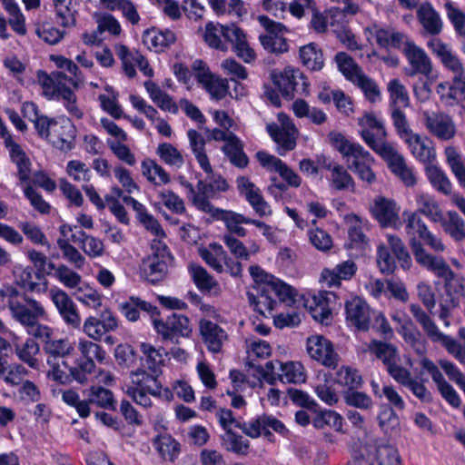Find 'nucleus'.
I'll list each match as a JSON object with an SVG mask.
<instances>
[{"label": "nucleus", "instance_id": "dca6fc26", "mask_svg": "<svg viewBox=\"0 0 465 465\" xmlns=\"http://www.w3.org/2000/svg\"><path fill=\"white\" fill-rule=\"evenodd\" d=\"M50 297L63 320L74 328L80 326L81 318L75 304L69 295L61 289H51Z\"/></svg>", "mask_w": 465, "mask_h": 465}, {"label": "nucleus", "instance_id": "0eeeda50", "mask_svg": "<svg viewBox=\"0 0 465 465\" xmlns=\"http://www.w3.org/2000/svg\"><path fill=\"white\" fill-rule=\"evenodd\" d=\"M328 138L331 145L346 159L348 168L352 170L363 162H373L371 154L361 144L349 141L342 134L331 132Z\"/></svg>", "mask_w": 465, "mask_h": 465}, {"label": "nucleus", "instance_id": "0e129e2a", "mask_svg": "<svg viewBox=\"0 0 465 465\" xmlns=\"http://www.w3.org/2000/svg\"><path fill=\"white\" fill-rule=\"evenodd\" d=\"M447 16L452 24L456 33L465 37V13L458 8L453 2L447 1L444 4Z\"/></svg>", "mask_w": 465, "mask_h": 465}, {"label": "nucleus", "instance_id": "49530a36", "mask_svg": "<svg viewBox=\"0 0 465 465\" xmlns=\"http://www.w3.org/2000/svg\"><path fill=\"white\" fill-rule=\"evenodd\" d=\"M222 445L228 451L238 455H246L249 449V440H244L242 435L232 430H228L222 437Z\"/></svg>", "mask_w": 465, "mask_h": 465}, {"label": "nucleus", "instance_id": "69168bd1", "mask_svg": "<svg viewBox=\"0 0 465 465\" xmlns=\"http://www.w3.org/2000/svg\"><path fill=\"white\" fill-rule=\"evenodd\" d=\"M352 83L361 88L371 103H375L381 99V91L378 84L365 74L362 73Z\"/></svg>", "mask_w": 465, "mask_h": 465}, {"label": "nucleus", "instance_id": "423d86ee", "mask_svg": "<svg viewBox=\"0 0 465 465\" xmlns=\"http://www.w3.org/2000/svg\"><path fill=\"white\" fill-rule=\"evenodd\" d=\"M205 213H209L213 218L223 221L227 228L228 234H235L239 237L246 235V230L242 227V223L253 224L258 228H264V236L270 238L272 236V227L263 222L245 217L244 215L233 211L216 208L213 204Z\"/></svg>", "mask_w": 465, "mask_h": 465}, {"label": "nucleus", "instance_id": "cd10ccee", "mask_svg": "<svg viewBox=\"0 0 465 465\" xmlns=\"http://www.w3.org/2000/svg\"><path fill=\"white\" fill-rule=\"evenodd\" d=\"M384 160L388 163L391 171L397 175L405 185L413 186L416 183V178L411 169L406 164L404 157L396 150Z\"/></svg>", "mask_w": 465, "mask_h": 465}, {"label": "nucleus", "instance_id": "5701e85b", "mask_svg": "<svg viewBox=\"0 0 465 465\" xmlns=\"http://www.w3.org/2000/svg\"><path fill=\"white\" fill-rule=\"evenodd\" d=\"M357 266L352 261H345L337 264L333 269L325 268L321 274V280L329 287L340 286L341 281H348L353 277Z\"/></svg>", "mask_w": 465, "mask_h": 465}, {"label": "nucleus", "instance_id": "338daca9", "mask_svg": "<svg viewBox=\"0 0 465 465\" xmlns=\"http://www.w3.org/2000/svg\"><path fill=\"white\" fill-rule=\"evenodd\" d=\"M375 457L379 465H402L397 449L391 445L378 446Z\"/></svg>", "mask_w": 465, "mask_h": 465}, {"label": "nucleus", "instance_id": "c85d7f7f", "mask_svg": "<svg viewBox=\"0 0 465 465\" xmlns=\"http://www.w3.org/2000/svg\"><path fill=\"white\" fill-rule=\"evenodd\" d=\"M196 187L199 191H202L206 201L213 198L217 193H224L229 190L226 180L221 174L214 173L213 171L207 174L204 181L200 180Z\"/></svg>", "mask_w": 465, "mask_h": 465}, {"label": "nucleus", "instance_id": "e433bc0d", "mask_svg": "<svg viewBox=\"0 0 465 465\" xmlns=\"http://www.w3.org/2000/svg\"><path fill=\"white\" fill-rule=\"evenodd\" d=\"M223 152L233 166L240 169L247 167L249 158L243 152V144L237 136L223 146Z\"/></svg>", "mask_w": 465, "mask_h": 465}, {"label": "nucleus", "instance_id": "2f4dec72", "mask_svg": "<svg viewBox=\"0 0 465 465\" xmlns=\"http://www.w3.org/2000/svg\"><path fill=\"white\" fill-rule=\"evenodd\" d=\"M74 126L72 124L67 123L64 125H61L58 128L54 129L49 141L54 147L61 151H69L74 146Z\"/></svg>", "mask_w": 465, "mask_h": 465}, {"label": "nucleus", "instance_id": "ea45409f", "mask_svg": "<svg viewBox=\"0 0 465 465\" xmlns=\"http://www.w3.org/2000/svg\"><path fill=\"white\" fill-rule=\"evenodd\" d=\"M300 58L303 65L312 71H319L324 65L323 54L313 43L300 48Z\"/></svg>", "mask_w": 465, "mask_h": 465}, {"label": "nucleus", "instance_id": "6e6552de", "mask_svg": "<svg viewBox=\"0 0 465 465\" xmlns=\"http://www.w3.org/2000/svg\"><path fill=\"white\" fill-rule=\"evenodd\" d=\"M153 327L163 341L179 343V337L187 338L192 333L190 320L176 312L172 313L165 321L153 320Z\"/></svg>", "mask_w": 465, "mask_h": 465}, {"label": "nucleus", "instance_id": "b1692460", "mask_svg": "<svg viewBox=\"0 0 465 465\" xmlns=\"http://www.w3.org/2000/svg\"><path fill=\"white\" fill-rule=\"evenodd\" d=\"M417 19L429 35H437L442 31L443 24L440 15L430 2H424L419 5Z\"/></svg>", "mask_w": 465, "mask_h": 465}, {"label": "nucleus", "instance_id": "aec40b11", "mask_svg": "<svg viewBox=\"0 0 465 465\" xmlns=\"http://www.w3.org/2000/svg\"><path fill=\"white\" fill-rule=\"evenodd\" d=\"M140 351L142 352L141 368L150 372L162 374V369L164 366L165 357L168 355V352L163 347L157 348L148 342H142L140 344Z\"/></svg>", "mask_w": 465, "mask_h": 465}, {"label": "nucleus", "instance_id": "bb28decb", "mask_svg": "<svg viewBox=\"0 0 465 465\" xmlns=\"http://www.w3.org/2000/svg\"><path fill=\"white\" fill-rule=\"evenodd\" d=\"M189 269L193 282L202 292H209L214 295L220 294V284L203 267L191 264Z\"/></svg>", "mask_w": 465, "mask_h": 465}, {"label": "nucleus", "instance_id": "79ce46f5", "mask_svg": "<svg viewBox=\"0 0 465 465\" xmlns=\"http://www.w3.org/2000/svg\"><path fill=\"white\" fill-rule=\"evenodd\" d=\"M387 90L390 94V109L410 105L408 91L399 79L391 80L388 83Z\"/></svg>", "mask_w": 465, "mask_h": 465}, {"label": "nucleus", "instance_id": "c03bdc74", "mask_svg": "<svg viewBox=\"0 0 465 465\" xmlns=\"http://www.w3.org/2000/svg\"><path fill=\"white\" fill-rule=\"evenodd\" d=\"M142 173L148 181L156 186L170 183V176L165 170L153 160H144L142 163Z\"/></svg>", "mask_w": 465, "mask_h": 465}, {"label": "nucleus", "instance_id": "4be33fe9", "mask_svg": "<svg viewBox=\"0 0 465 465\" xmlns=\"http://www.w3.org/2000/svg\"><path fill=\"white\" fill-rule=\"evenodd\" d=\"M200 333L208 350L213 353L221 351L223 343L227 340L226 332L215 322L210 320H201Z\"/></svg>", "mask_w": 465, "mask_h": 465}, {"label": "nucleus", "instance_id": "5fc2aeb1", "mask_svg": "<svg viewBox=\"0 0 465 465\" xmlns=\"http://www.w3.org/2000/svg\"><path fill=\"white\" fill-rule=\"evenodd\" d=\"M35 272L32 268L24 269L18 276L17 283L31 292H44L46 290V281H35Z\"/></svg>", "mask_w": 465, "mask_h": 465}, {"label": "nucleus", "instance_id": "f03ea898", "mask_svg": "<svg viewBox=\"0 0 465 465\" xmlns=\"http://www.w3.org/2000/svg\"><path fill=\"white\" fill-rule=\"evenodd\" d=\"M46 363L50 367L47 376L62 384L71 381L66 358L74 351V345L68 338H51L43 344Z\"/></svg>", "mask_w": 465, "mask_h": 465}, {"label": "nucleus", "instance_id": "72a5a7b5", "mask_svg": "<svg viewBox=\"0 0 465 465\" xmlns=\"http://www.w3.org/2000/svg\"><path fill=\"white\" fill-rule=\"evenodd\" d=\"M444 232L457 242L465 240V221L453 211H449L440 222Z\"/></svg>", "mask_w": 465, "mask_h": 465}, {"label": "nucleus", "instance_id": "052dcab7", "mask_svg": "<svg viewBox=\"0 0 465 465\" xmlns=\"http://www.w3.org/2000/svg\"><path fill=\"white\" fill-rule=\"evenodd\" d=\"M313 426L317 429L331 428L336 431L341 430L342 418L333 411H324L313 420Z\"/></svg>", "mask_w": 465, "mask_h": 465}, {"label": "nucleus", "instance_id": "6ab92c4d", "mask_svg": "<svg viewBox=\"0 0 465 465\" xmlns=\"http://www.w3.org/2000/svg\"><path fill=\"white\" fill-rule=\"evenodd\" d=\"M412 155L424 164L430 165L436 158L433 142L427 136L412 134L403 140Z\"/></svg>", "mask_w": 465, "mask_h": 465}, {"label": "nucleus", "instance_id": "f8f14e48", "mask_svg": "<svg viewBox=\"0 0 465 465\" xmlns=\"http://www.w3.org/2000/svg\"><path fill=\"white\" fill-rule=\"evenodd\" d=\"M236 186L242 196L260 216L271 214L269 204L263 199L261 190L247 176H238Z\"/></svg>", "mask_w": 465, "mask_h": 465}, {"label": "nucleus", "instance_id": "bf43d9fd", "mask_svg": "<svg viewBox=\"0 0 465 465\" xmlns=\"http://www.w3.org/2000/svg\"><path fill=\"white\" fill-rule=\"evenodd\" d=\"M259 40L262 47L272 54H283L289 49L286 38L282 35H261Z\"/></svg>", "mask_w": 465, "mask_h": 465}, {"label": "nucleus", "instance_id": "37998d69", "mask_svg": "<svg viewBox=\"0 0 465 465\" xmlns=\"http://www.w3.org/2000/svg\"><path fill=\"white\" fill-rule=\"evenodd\" d=\"M270 292L271 290L268 288V286L262 287L259 291L258 295H255L250 292H247V298L250 305L253 306L254 310L262 315L265 314L263 308L268 312H272L277 304V302L272 299V297L270 295Z\"/></svg>", "mask_w": 465, "mask_h": 465}, {"label": "nucleus", "instance_id": "de8ad7c7", "mask_svg": "<svg viewBox=\"0 0 465 465\" xmlns=\"http://www.w3.org/2000/svg\"><path fill=\"white\" fill-rule=\"evenodd\" d=\"M405 214H407V219L405 220L406 232L410 236L409 244L411 249L412 250V240L416 241L423 247V244L416 237V235L420 238L424 232H426L428 230L427 225L417 213H405Z\"/></svg>", "mask_w": 465, "mask_h": 465}, {"label": "nucleus", "instance_id": "864d4df0", "mask_svg": "<svg viewBox=\"0 0 465 465\" xmlns=\"http://www.w3.org/2000/svg\"><path fill=\"white\" fill-rule=\"evenodd\" d=\"M73 0H54V7L59 24L64 27L75 25L76 10L72 5Z\"/></svg>", "mask_w": 465, "mask_h": 465}, {"label": "nucleus", "instance_id": "4c0bfd02", "mask_svg": "<svg viewBox=\"0 0 465 465\" xmlns=\"http://www.w3.org/2000/svg\"><path fill=\"white\" fill-rule=\"evenodd\" d=\"M302 77V72L298 69L285 68L280 74H272L274 84L280 89L285 97H293V81Z\"/></svg>", "mask_w": 465, "mask_h": 465}, {"label": "nucleus", "instance_id": "c9c22d12", "mask_svg": "<svg viewBox=\"0 0 465 465\" xmlns=\"http://www.w3.org/2000/svg\"><path fill=\"white\" fill-rule=\"evenodd\" d=\"M153 446L165 460L173 461L180 453V444L170 434L156 436L153 440Z\"/></svg>", "mask_w": 465, "mask_h": 465}, {"label": "nucleus", "instance_id": "4468645a", "mask_svg": "<svg viewBox=\"0 0 465 465\" xmlns=\"http://www.w3.org/2000/svg\"><path fill=\"white\" fill-rule=\"evenodd\" d=\"M346 320L359 331H368L370 329L372 313L371 310L365 301L360 297H354L345 304Z\"/></svg>", "mask_w": 465, "mask_h": 465}, {"label": "nucleus", "instance_id": "473e14b6", "mask_svg": "<svg viewBox=\"0 0 465 465\" xmlns=\"http://www.w3.org/2000/svg\"><path fill=\"white\" fill-rule=\"evenodd\" d=\"M417 213L428 217L433 223H440L443 217L442 212L435 198L427 193H420L416 196Z\"/></svg>", "mask_w": 465, "mask_h": 465}, {"label": "nucleus", "instance_id": "680f3d73", "mask_svg": "<svg viewBox=\"0 0 465 465\" xmlns=\"http://www.w3.org/2000/svg\"><path fill=\"white\" fill-rule=\"evenodd\" d=\"M57 245L63 252L64 258H65L75 268L82 269L85 263V258L81 252L64 238L57 240Z\"/></svg>", "mask_w": 465, "mask_h": 465}, {"label": "nucleus", "instance_id": "a878e982", "mask_svg": "<svg viewBox=\"0 0 465 465\" xmlns=\"http://www.w3.org/2000/svg\"><path fill=\"white\" fill-rule=\"evenodd\" d=\"M84 394L90 404H94L102 409L115 411L116 401L114 400V393L109 389L102 386H92L88 390L84 391Z\"/></svg>", "mask_w": 465, "mask_h": 465}, {"label": "nucleus", "instance_id": "13d9d810", "mask_svg": "<svg viewBox=\"0 0 465 465\" xmlns=\"http://www.w3.org/2000/svg\"><path fill=\"white\" fill-rule=\"evenodd\" d=\"M331 183L339 191L353 189L354 181L347 170L340 164H336L331 172Z\"/></svg>", "mask_w": 465, "mask_h": 465}, {"label": "nucleus", "instance_id": "09e8293b", "mask_svg": "<svg viewBox=\"0 0 465 465\" xmlns=\"http://www.w3.org/2000/svg\"><path fill=\"white\" fill-rule=\"evenodd\" d=\"M434 342H440L460 363L465 364V349L453 338L442 333L440 330L430 339Z\"/></svg>", "mask_w": 465, "mask_h": 465}, {"label": "nucleus", "instance_id": "a18cd8bd", "mask_svg": "<svg viewBox=\"0 0 465 465\" xmlns=\"http://www.w3.org/2000/svg\"><path fill=\"white\" fill-rule=\"evenodd\" d=\"M444 153L452 173L460 184L465 187V160L452 146L446 147Z\"/></svg>", "mask_w": 465, "mask_h": 465}, {"label": "nucleus", "instance_id": "393cba45", "mask_svg": "<svg viewBox=\"0 0 465 465\" xmlns=\"http://www.w3.org/2000/svg\"><path fill=\"white\" fill-rule=\"evenodd\" d=\"M6 148L9 151L12 162L16 165L20 183H27L31 177V161L29 157L12 138L6 139Z\"/></svg>", "mask_w": 465, "mask_h": 465}, {"label": "nucleus", "instance_id": "9d476101", "mask_svg": "<svg viewBox=\"0 0 465 465\" xmlns=\"http://www.w3.org/2000/svg\"><path fill=\"white\" fill-rule=\"evenodd\" d=\"M8 308L13 318L24 327L35 322V321H39L45 314L44 307L37 301L26 298L25 296L23 298V301H8Z\"/></svg>", "mask_w": 465, "mask_h": 465}, {"label": "nucleus", "instance_id": "2eb2a0df", "mask_svg": "<svg viewBox=\"0 0 465 465\" xmlns=\"http://www.w3.org/2000/svg\"><path fill=\"white\" fill-rule=\"evenodd\" d=\"M428 47L443 64L454 74L453 80L464 75L463 65L451 48L439 38H432L428 42Z\"/></svg>", "mask_w": 465, "mask_h": 465}, {"label": "nucleus", "instance_id": "f3484780", "mask_svg": "<svg viewBox=\"0 0 465 465\" xmlns=\"http://www.w3.org/2000/svg\"><path fill=\"white\" fill-rule=\"evenodd\" d=\"M38 82L43 88L44 94L48 99H60V96L64 90H71L66 86L65 82L69 81L73 84L74 77L68 78L67 75L62 72H53L50 74L44 71L37 73Z\"/></svg>", "mask_w": 465, "mask_h": 465}, {"label": "nucleus", "instance_id": "8fccbe9b", "mask_svg": "<svg viewBox=\"0 0 465 465\" xmlns=\"http://www.w3.org/2000/svg\"><path fill=\"white\" fill-rule=\"evenodd\" d=\"M336 383L347 387L348 390L359 389L362 384V378L358 371L348 366H342L335 376Z\"/></svg>", "mask_w": 465, "mask_h": 465}, {"label": "nucleus", "instance_id": "7ed1b4c3", "mask_svg": "<svg viewBox=\"0 0 465 465\" xmlns=\"http://www.w3.org/2000/svg\"><path fill=\"white\" fill-rule=\"evenodd\" d=\"M161 374L150 372L143 368H138L130 373L132 384L127 386L126 394L137 404L149 408L152 406L150 396L161 397L162 383L159 381Z\"/></svg>", "mask_w": 465, "mask_h": 465}, {"label": "nucleus", "instance_id": "39448f33", "mask_svg": "<svg viewBox=\"0 0 465 465\" xmlns=\"http://www.w3.org/2000/svg\"><path fill=\"white\" fill-rule=\"evenodd\" d=\"M152 249L153 254L143 260L142 275L149 282L156 284L165 278L173 257L162 242H154Z\"/></svg>", "mask_w": 465, "mask_h": 465}, {"label": "nucleus", "instance_id": "20e7f679", "mask_svg": "<svg viewBox=\"0 0 465 465\" xmlns=\"http://www.w3.org/2000/svg\"><path fill=\"white\" fill-rule=\"evenodd\" d=\"M78 351L81 358L77 361L76 366L69 368V372L74 381L84 383L87 381V375L95 369L94 361L104 363L106 352L99 344L84 339L79 340Z\"/></svg>", "mask_w": 465, "mask_h": 465}, {"label": "nucleus", "instance_id": "4d7b16f0", "mask_svg": "<svg viewBox=\"0 0 465 465\" xmlns=\"http://www.w3.org/2000/svg\"><path fill=\"white\" fill-rule=\"evenodd\" d=\"M267 130L273 141L284 152L291 151L295 147V138L285 129L280 128L277 124H270L267 126Z\"/></svg>", "mask_w": 465, "mask_h": 465}, {"label": "nucleus", "instance_id": "3c124183", "mask_svg": "<svg viewBox=\"0 0 465 465\" xmlns=\"http://www.w3.org/2000/svg\"><path fill=\"white\" fill-rule=\"evenodd\" d=\"M335 60L337 62L339 70L351 82H353L363 73L361 69L355 64L353 59L346 53H338L335 56Z\"/></svg>", "mask_w": 465, "mask_h": 465}, {"label": "nucleus", "instance_id": "9b49d317", "mask_svg": "<svg viewBox=\"0 0 465 465\" xmlns=\"http://www.w3.org/2000/svg\"><path fill=\"white\" fill-rule=\"evenodd\" d=\"M307 351L311 358L321 362L322 365L335 369L338 365L340 357L334 351L331 341L323 336H312L307 340Z\"/></svg>", "mask_w": 465, "mask_h": 465}, {"label": "nucleus", "instance_id": "f257e3e1", "mask_svg": "<svg viewBox=\"0 0 465 465\" xmlns=\"http://www.w3.org/2000/svg\"><path fill=\"white\" fill-rule=\"evenodd\" d=\"M412 254L416 262L441 278L445 283V289L449 295L465 297V278L454 273L446 261L440 256L430 254L424 247L412 240Z\"/></svg>", "mask_w": 465, "mask_h": 465}, {"label": "nucleus", "instance_id": "58836bf2", "mask_svg": "<svg viewBox=\"0 0 465 465\" xmlns=\"http://www.w3.org/2000/svg\"><path fill=\"white\" fill-rule=\"evenodd\" d=\"M360 134L368 146L383 159L388 157L395 150L391 144L385 142L386 136H382L379 133L374 134L369 129H361Z\"/></svg>", "mask_w": 465, "mask_h": 465}, {"label": "nucleus", "instance_id": "6e6d98bb", "mask_svg": "<svg viewBox=\"0 0 465 465\" xmlns=\"http://www.w3.org/2000/svg\"><path fill=\"white\" fill-rule=\"evenodd\" d=\"M389 245L401 263L403 270H410L412 265L411 257L403 242L394 235H388Z\"/></svg>", "mask_w": 465, "mask_h": 465}, {"label": "nucleus", "instance_id": "1a4fd4ad", "mask_svg": "<svg viewBox=\"0 0 465 465\" xmlns=\"http://www.w3.org/2000/svg\"><path fill=\"white\" fill-rule=\"evenodd\" d=\"M239 429L250 438L255 439L263 435L270 441L273 440L271 430L283 434L286 430L284 424L273 416L262 414L250 422L238 425Z\"/></svg>", "mask_w": 465, "mask_h": 465}, {"label": "nucleus", "instance_id": "774afa93", "mask_svg": "<svg viewBox=\"0 0 465 465\" xmlns=\"http://www.w3.org/2000/svg\"><path fill=\"white\" fill-rule=\"evenodd\" d=\"M358 389L347 390L343 393V399L347 405L358 409L368 410L372 406L371 397L365 392L358 391Z\"/></svg>", "mask_w": 465, "mask_h": 465}, {"label": "nucleus", "instance_id": "c756f323", "mask_svg": "<svg viewBox=\"0 0 465 465\" xmlns=\"http://www.w3.org/2000/svg\"><path fill=\"white\" fill-rule=\"evenodd\" d=\"M15 352L17 358L30 368H40V361L36 358L40 352V346L33 338L26 339L22 344H15Z\"/></svg>", "mask_w": 465, "mask_h": 465}, {"label": "nucleus", "instance_id": "a211bd4d", "mask_svg": "<svg viewBox=\"0 0 465 465\" xmlns=\"http://www.w3.org/2000/svg\"><path fill=\"white\" fill-rule=\"evenodd\" d=\"M400 208L392 200L377 197L371 206V213L382 227L396 226L399 223Z\"/></svg>", "mask_w": 465, "mask_h": 465}, {"label": "nucleus", "instance_id": "e2e57ef3", "mask_svg": "<svg viewBox=\"0 0 465 465\" xmlns=\"http://www.w3.org/2000/svg\"><path fill=\"white\" fill-rule=\"evenodd\" d=\"M82 239L79 243L84 253L92 258L100 257L104 254V246L101 240L86 234L84 231H79Z\"/></svg>", "mask_w": 465, "mask_h": 465}, {"label": "nucleus", "instance_id": "ddd939ff", "mask_svg": "<svg viewBox=\"0 0 465 465\" xmlns=\"http://www.w3.org/2000/svg\"><path fill=\"white\" fill-rule=\"evenodd\" d=\"M424 124L427 130L442 141H449L455 136L456 126L451 117L443 113H424Z\"/></svg>", "mask_w": 465, "mask_h": 465}, {"label": "nucleus", "instance_id": "7c9ffc66", "mask_svg": "<svg viewBox=\"0 0 465 465\" xmlns=\"http://www.w3.org/2000/svg\"><path fill=\"white\" fill-rule=\"evenodd\" d=\"M119 307L122 314L130 322H135L139 319L140 311L149 312L151 315L158 312L155 306L138 297H131L128 301L121 303Z\"/></svg>", "mask_w": 465, "mask_h": 465}, {"label": "nucleus", "instance_id": "f704fd0d", "mask_svg": "<svg viewBox=\"0 0 465 465\" xmlns=\"http://www.w3.org/2000/svg\"><path fill=\"white\" fill-rule=\"evenodd\" d=\"M367 348L370 352L383 362L386 368L399 360L398 350L391 343L372 340L367 345Z\"/></svg>", "mask_w": 465, "mask_h": 465}, {"label": "nucleus", "instance_id": "603ef678", "mask_svg": "<svg viewBox=\"0 0 465 465\" xmlns=\"http://www.w3.org/2000/svg\"><path fill=\"white\" fill-rule=\"evenodd\" d=\"M426 174L429 181L439 192L449 194L451 191V183L446 174L436 165H427Z\"/></svg>", "mask_w": 465, "mask_h": 465}, {"label": "nucleus", "instance_id": "a19ab883", "mask_svg": "<svg viewBox=\"0 0 465 465\" xmlns=\"http://www.w3.org/2000/svg\"><path fill=\"white\" fill-rule=\"evenodd\" d=\"M226 27L227 25H223L218 23L214 24L213 22H209L205 25V29L203 36L204 42L207 44L209 47L223 52H226L228 50L227 45L223 43L221 39V36L224 38V29Z\"/></svg>", "mask_w": 465, "mask_h": 465}, {"label": "nucleus", "instance_id": "412c9836", "mask_svg": "<svg viewBox=\"0 0 465 465\" xmlns=\"http://www.w3.org/2000/svg\"><path fill=\"white\" fill-rule=\"evenodd\" d=\"M403 53L412 68L411 75L420 74L429 76L431 74V61L423 49L417 46L413 42H406Z\"/></svg>", "mask_w": 465, "mask_h": 465}]
</instances>
